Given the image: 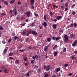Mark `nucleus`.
Masks as SVG:
<instances>
[{
    "mask_svg": "<svg viewBox=\"0 0 77 77\" xmlns=\"http://www.w3.org/2000/svg\"><path fill=\"white\" fill-rule=\"evenodd\" d=\"M51 66L50 65H48L46 66H44V69H45L46 71H48L50 70V67Z\"/></svg>",
    "mask_w": 77,
    "mask_h": 77,
    "instance_id": "f257e3e1",
    "label": "nucleus"
},
{
    "mask_svg": "<svg viewBox=\"0 0 77 77\" xmlns=\"http://www.w3.org/2000/svg\"><path fill=\"white\" fill-rule=\"evenodd\" d=\"M64 37L65 42H68V35H66V34H64Z\"/></svg>",
    "mask_w": 77,
    "mask_h": 77,
    "instance_id": "f03ea898",
    "label": "nucleus"
},
{
    "mask_svg": "<svg viewBox=\"0 0 77 77\" xmlns=\"http://www.w3.org/2000/svg\"><path fill=\"white\" fill-rule=\"evenodd\" d=\"M30 32H32L31 33L32 35H35V36L38 35V33L35 31L30 30Z\"/></svg>",
    "mask_w": 77,
    "mask_h": 77,
    "instance_id": "7ed1b4c3",
    "label": "nucleus"
},
{
    "mask_svg": "<svg viewBox=\"0 0 77 77\" xmlns=\"http://www.w3.org/2000/svg\"><path fill=\"white\" fill-rule=\"evenodd\" d=\"M2 70H3L4 72L5 73H7V69L6 68H5V67L2 66Z\"/></svg>",
    "mask_w": 77,
    "mask_h": 77,
    "instance_id": "20e7f679",
    "label": "nucleus"
},
{
    "mask_svg": "<svg viewBox=\"0 0 77 77\" xmlns=\"http://www.w3.org/2000/svg\"><path fill=\"white\" fill-rule=\"evenodd\" d=\"M5 48L6 49H4L3 51L4 53H2L3 55H5V53H6L7 51H8V47H6Z\"/></svg>",
    "mask_w": 77,
    "mask_h": 77,
    "instance_id": "39448f33",
    "label": "nucleus"
},
{
    "mask_svg": "<svg viewBox=\"0 0 77 77\" xmlns=\"http://www.w3.org/2000/svg\"><path fill=\"white\" fill-rule=\"evenodd\" d=\"M30 11H28L26 13V15H27V17H30Z\"/></svg>",
    "mask_w": 77,
    "mask_h": 77,
    "instance_id": "423d86ee",
    "label": "nucleus"
},
{
    "mask_svg": "<svg viewBox=\"0 0 77 77\" xmlns=\"http://www.w3.org/2000/svg\"><path fill=\"white\" fill-rule=\"evenodd\" d=\"M62 18V16H58L56 17V18L58 20H60L61 18Z\"/></svg>",
    "mask_w": 77,
    "mask_h": 77,
    "instance_id": "0eeeda50",
    "label": "nucleus"
},
{
    "mask_svg": "<svg viewBox=\"0 0 77 77\" xmlns=\"http://www.w3.org/2000/svg\"><path fill=\"white\" fill-rule=\"evenodd\" d=\"M13 11H14V12H15L14 15H17L18 14H17V10H16V9L14 8L13 9Z\"/></svg>",
    "mask_w": 77,
    "mask_h": 77,
    "instance_id": "6e6552de",
    "label": "nucleus"
},
{
    "mask_svg": "<svg viewBox=\"0 0 77 77\" xmlns=\"http://www.w3.org/2000/svg\"><path fill=\"white\" fill-rule=\"evenodd\" d=\"M35 22H33L32 23L31 25H30V27H34L35 26Z\"/></svg>",
    "mask_w": 77,
    "mask_h": 77,
    "instance_id": "1a4fd4ad",
    "label": "nucleus"
},
{
    "mask_svg": "<svg viewBox=\"0 0 77 77\" xmlns=\"http://www.w3.org/2000/svg\"><path fill=\"white\" fill-rule=\"evenodd\" d=\"M47 40V41L48 42H50L51 41V38H47L46 39Z\"/></svg>",
    "mask_w": 77,
    "mask_h": 77,
    "instance_id": "9d476101",
    "label": "nucleus"
},
{
    "mask_svg": "<svg viewBox=\"0 0 77 77\" xmlns=\"http://www.w3.org/2000/svg\"><path fill=\"white\" fill-rule=\"evenodd\" d=\"M47 23L45 22H44L43 23V26L44 27H46L47 26Z\"/></svg>",
    "mask_w": 77,
    "mask_h": 77,
    "instance_id": "9b49d317",
    "label": "nucleus"
},
{
    "mask_svg": "<svg viewBox=\"0 0 77 77\" xmlns=\"http://www.w3.org/2000/svg\"><path fill=\"white\" fill-rule=\"evenodd\" d=\"M60 39H61V38L60 37H57V38H56V41H57L58 40H59Z\"/></svg>",
    "mask_w": 77,
    "mask_h": 77,
    "instance_id": "f8f14e48",
    "label": "nucleus"
},
{
    "mask_svg": "<svg viewBox=\"0 0 77 77\" xmlns=\"http://www.w3.org/2000/svg\"><path fill=\"white\" fill-rule=\"evenodd\" d=\"M23 35H26V31H23L22 32Z\"/></svg>",
    "mask_w": 77,
    "mask_h": 77,
    "instance_id": "ddd939ff",
    "label": "nucleus"
},
{
    "mask_svg": "<svg viewBox=\"0 0 77 77\" xmlns=\"http://www.w3.org/2000/svg\"><path fill=\"white\" fill-rule=\"evenodd\" d=\"M52 27L54 29H56L57 27V26L55 25H54Z\"/></svg>",
    "mask_w": 77,
    "mask_h": 77,
    "instance_id": "4468645a",
    "label": "nucleus"
},
{
    "mask_svg": "<svg viewBox=\"0 0 77 77\" xmlns=\"http://www.w3.org/2000/svg\"><path fill=\"white\" fill-rule=\"evenodd\" d=\"M60 68L59 67L57 68V69L56 70V72H59V71H60Z\"/></svg>",
    "mask_w": 77,
    "mask_h": 77,
    "instance_id": "2eb2a0df",
    "label": "nucleus"
},
{
    "mask_svg": "<svg viewBox=\"0 0 77 77\" xmlns=\"http://www.w3.org/2000/svg\"><path fill=\"white\" fill-rule=\"evenodd\" d=\"M44 20H45V21H47V17H46V15H44Z\"/></svg>",
    "mask_w": 77,
    "mask_h": 77,
    "instance_id": "dca6fc26",
    "label": "nucleus"
},
{
    "mask_svg": "<svg viewBox=\"0 0 77 77\" xmlns=\"http://www.w3.org/2000/svg\"><path fill=\"white\" fill-rule=\"evenodd\" d=\"M57 47V45H55L53 47V48H52L53 50H55L56 48Z\"/></svg>",
    "mask_w": 77,
    "mask_h": 77,
    "instance_id": "f3484780",
    "label": "nucleus"
},
{
    "mask_svg": "<svg viewBox=\"0 0 77 77\" xmlns=\"http://www.w3.org/2000/svg\"><path fill=\"white\" fill-rule=\"evenodd\" d=\"M31 8L32 9H35V7H34L33 4H32Z\"/></svg>",
    "mask_w": 77,
    "mask_h": 77,
    "instance_id": "a211bd4d",
    "label": "nucleus"
},
{
    "mask_svg": "<svg viewBox=\"0 0 77 77\" xmlns=\"http://www.w3.org/2000/svg\"><path fill=\"white\" fill-rule=\"evenodd\" d=\"M26 50L25 49H22V50L20 49L19 50V51H20L21 52H24Z\"/></svg>",
    "mask_w": 77,
    "mask_h": 77,
    "instance_id": "6ab92c4d",
    "label": "nucleus"
},
{
    "mask_svg": "<svg viewBox=\"0 0 77 77\" xmlns=\"http://www.w3.org/2000/svg\"><path fill=\"white\" fill-rule=\"evenodd\" d=\"M13 53L12 52H10L9 54V56H12V55H13Z\"/></svg>",
    "mask_w": 77,
    "mask_h": 77,
    "instance_id": "aec40b11",
    "label": "nucleus"
},
{
    "mask_svg": "<svg viewBox=\"0 0 77 77\" xmlns=\"http://www.w3.org/2000/svg\"><path fill=\"white\" fill-rule=\"evenodd\" d=\"M52 39L53 41H55V40L56 39V37L54 36H53L52 37Z\"/></svg>",
    "mask_w": 77,
    "mask_h": 77,
    "instance_id": "412c9836",
    "label": "nucleus"
},
{
    "mask_svg": "<svg viewBox=\"0 0 77 77\" xmlns=\"http://www.w3.org/2000/svg\"><path fill=\"white\" fill-rule=\"evenodd\" d=\"M18 37L17 36H15L14 37V39L15 41H17V39H18Z\"/></svg>",
    "mask_w": 77,
    "mask_h": 77,
    "instance_id": "4be33fe9",
    "label": "nucleus"
},
{
    "mask_svg": "<svg viewBox=\"0 0 77 77\" xmlns=\"http://www.w3.org/2000/svg\"><path fill=\"white\" fill-rule=\"evenodd\" d=\"M57 55V52H55L54 53V56H56Z\"/></svg>",
    "mask_w": 77,
    "mask_h": 77,
    "instance_id": "5701e85b",
    "label": "nucleus"
},
{
    "mask_svg": "<svg viewBox=\"0 0 77 77\" xmlns=\"http://www.w3.org/2000/svg\"><path fill=\"white\" fill-rule=\"evenodd\" d=\"M4 4L5 5H7V6L8 5V3L7 2V1H5L4 2Z\"/></svg>",
    "mask_w": 77,
    "mask_h": 77,
    "instance_id": "b1692460",
    "label": "nucleus"
},
{
    "mask_svg": "<svg viewBox=\"0 0 77 77\" xmlns=\"http://www.w3.org/2000/svg\"><path fill=\"white\" fill-rule=\"evenodd\" d=\"M49 75L47 74H44V77H49Z\"/></svg>",
    "mask_w": 77,
    "mask_h": 77,
    "instance_id": "393cba45",
    "label": "nucleus"
},
{
    "mask_svg": "<svg viewBox=\"0 0 77 77\" xmlns=\"http://www.w3.org/2000/svg\"><path fill=\"white\" fill-rule=\"evenodd\" d=\"M44 50L45 51H47V50H48V48L45 47V48L44 49Z\"/></svg>",
    "mask_w": 77,
    "mask_h": 77,
    "instance_id": "a878e982",
    "label": "nucleus"
},
{
    "mask_svg": "<svg viewBox=\"0 0 77 77\" xmlns=\"http://www.w3.org/2000/svg\"><path fill=\"white\" fill-rule=\"evenodd\" d=\"M15 64H17V63H19V61L18 60H16L15 62Z\"/></svg>",
    "mask_w": 77,
    "mask_h": 77,
    "instance_id": "bb28decb",
    "label": "nucleus"
},
{
    "mask_svg": "<svg viewBox=\"0 0 77 77\" xmlns=\"http://www.w3.org/2000/svg\"><path fill=\"white\" fill-rule=\"evenodd\" d=\"M72 47H75L76 46V44L75 43H73L72 44Z\"/></svg>",
    "mask_w": 77,
    "mask_h": 77,
    "instance_id": "cd10ccee",
    "label": "nucleus"
},
{
    "mask_svg": "<svg viewBox=\"0 0 77 77\" xmlns=\"http://www.w3.org/2000/svg\"><path fill=\"white\" fill-rule=\"evenodd\" d=\"M15 2L14 0H12L10 1V4H12V3H14Z\"/></svg>",
    "mask_w": 77,
    "mask_h": 77,
    "instance_id": "c85d7f7f",
    "label": "nucleus"
},
{
    "mask_svg": "<svg viewBox=\"0 0 77 77\" xmlns=\"http://www.w3.org/2000/svg\"><path fill=\"white\" fill-rule=\"evenodd\" d=\"M35 2V0H31V4H33Z\"/></svg>",
    "mask_w": 77,
    "mask_h": 77,
    "instance_id": "c756f323",
    "label": "nucleus"
},
{
    "mask_svg": "<svg viewBox=\"0 0 77 77\" xmlns=\"http://www.w3.org/2000/svg\"><path fill=\"white\" fill-rule=\"evenodd\" d=\"M70 37L71 38H73V37H74V35H73V34H72L70 35Z\"/></svg>",
    "mask_w": 77,
    "mask_h": 77,
    "instance_id": "7c9ffc66",
    "label": "nucleus"
},
{
    "mask_svg": "<svg viewBox=\"0 0 77 77\" xmlns=\"http://www.w3.org/2000/svg\"><path fill=\"white\" fill-rule=\"evenodd\" d=\"M66 48H63V52H66Z\"/></svg>",
    "mask_w": 77,
    "mask_h": 77,
    "instance_id": "2f4dec72",
    "label": "nucleus"
},
{
    "mask_svg": "<svg viewBox=\"0 0 77 77\" xmlns=\"http://www.w3.org/2000/svg\"><path fill=\"white\" fill-rule=\"evenodd\" d=\"M35 59H38V55H35L34 56Z\"/></svg>",
    "mask_w": 77,
    "mask_h": 77,
    "instance_id": "473e14b6",
    "label": "nucleus"
},
{
    "mask_svg": "<svg viewBox=\"0 0 77 77\" xmlns=\"http://www.w3.org/2000/svg\"><path fill=\"white\" fill-rule=\"evenodd\" d=\"M28 76H29V73H27L26 75H25V76L26 77H28Z\"/></svg>",
    "mask_w": 77,
    "mask_h": 77,
    "instance_id": "72a5a7b5",
    "label": "nucleus"
},
{
    "mask_svg": "<svg viewBox=\"0 0 77 77\" xmlns=\"http://www.w3.org/2000/svg\"><path fill=\"white\" fill-rule=\"evenodd\" d=\"M34 14L35 17H38V14L35 12L34 13Z\"/></svg>",
    "mask_w": 77,
    "mask_h": 77,
    "instance_id": "f704fd0d",
    "label": "nucleus"
},
{
    "mask_svg": "<svg viewBox=\"0 0 77 77\" xmlns=\"http://www.w3.org/2000/svg\"><path fill=\"white\" fill-rule=\"evenodd\" d=\"M16 19L17 20H18V21H20V17H17Z\"/></svg>",
    "mask_w": 77,
    "mask_h": 77,
    "instance_id": "c9c22d12",
    "label": "nucleus"
},
{
    "mask_svg": "<svg viewBox=\"0 0 77 77\" xmlns=\"http://www.w3.org/2000/svg\"><path fill=\"white\" fill-rule=\"evenodd\" d=\"M75 6V4H72V5L71 6V8H74V7Z\"/></svg>",
    "mask_w": 77,
    "mask_h": 77,
    "instance_id": "e433bc0d",
    "label": "nucleus"
},
{
    "mask_svg": "<svg viewBox=\"0 0 77 77\" xmlns=\"http://www.w3.org/2000/svg\"><path fill=\"white\" fill-rule=\"evenodd\" d=\"M12 39V38H10L8 41V43H9V42L11 41Z\"/></svg>",
    "mask_w": 77,
    "mask_h": 77,
    "instance_id": "4c0bfd02",
    "label": "nucleus"
},
{
    "mask_svg": "<svg viewBox=\"0 0 77 77\" xmlns=\"http://www.w3.org/2000/svg\"><path fill=\"white\" fill-rule=\"evenodd\" d=\"M41 71V69H38V72H40Z\"/></svg>",
    "mask_w": 77,
    "mask_h": 77,
    "instance_id": "58836bf2",
    "label": "nucleus"
},
{
    "mask_svg": "<svg viewBox=\"0 0 77 77\" xmlns=\"http://www.w3.org/2000/svg\"><path fill=\"white\" fill-rule=\"evenodd\" d=\"M31 63H32V64H33V63H34V60H32L31 61Z\"/></svg>",
    "mask_w": 77,
    "mask_h": 77,
    "instance_id": "ea45409f",
    "label": "nucleus"
},
{
    "mask_svg": "<svg viewBox=\"0 0 77 77\" xmlns=\"http://www.w3.org/2000/svg\"><path fill=\"white\" fill-rule=\"evenodd\" d=\"M75 14H76L75 12L74 11H73L72 13V15H75Z\"/></svg>",
    "mask_w": 77,
    "mask_h": 77,
    "instance_id": "a19ab883",
    "label": "nucleus"
},
{
    "mask_svg": "<svg viewBox=\"0 0 77 77\" xmlns=\"http://www.w3.org/2000/svg\"><path fill=\"white\" fill-rule=\"evenodd\" d=\"M75 58V57H74V55H72L71 57V59H74Z\"/></svg>",
    "mask_w": 77,
    "mask_h": 77,
    "instance_id": "79ce46f5",
    "label": "nucleus"
},
{
    "mask_svg": "<svg viewBox=\"0 0 77 77\" xmlns=\"http://www.w3.org/2000/svg\"><path fill=\"white\" fill-rule=\"evenodd\" d=\"M32 48V47H31V46H29L28 47V49L29 50H31Z\"/></svg>",
    "mask_w": 77,
    "mask_h": 77,
    "instance_id": "37998d69",
    "label": "nucleus"
},
{
    "mask_svg": "<svg viewBox=\"0 0 77 77\" xmlns=\"http://www.w3.org/2000/svg\"><path fill=\"white\" fill-rule=\"evenodd\" d=\"M72 75V73H69L68 75L69 76H70V75Z\"/></svg>",
    "mask_w": 77,
    "mask_h": 77,
    "instance_id": "c03bdc74",
    "label": "nucleus"
},
{
    "mask_svg": "<svg viewBox=\"0 0 77 77\" xmlns=\"http://www.w3.org/2000/svg\"><path fill=\"white\" fill-rule=\"evenodd\" d=\"M73 26L74 27H76V26H77V24L75 23H74Z\"/></svg>",
    "mask_w": 77,
    "mask_h": 77,
    "instance_id": "a18cd8bd",
    "label": "nucleus"
},
{
    "mask_svg": "<svg viewBox=\"0 0 77 77\" xmlns=\"http://www.w3.org/2000/svg\"><path fill=\"white\" fill-rule=\"evenodd\" d=\"M68 7H67L65 8V10L66 11H68Z\"/></svg>",
    "mask_w": 77,
    "mask_h": 77,
    "instance_id": "49530a36",
    "label": "nucleus"
},
{
    "mask_svg": "<svg viewBox=\"0 0 77 77\" xmlns=\"http://www.w3.org/2000/svg\"><path fill=\"white\" fill-rule=\"evenodd\" d=\"M0 30H3V28L1 26H0Z\"/></svg>",
    "mask_w": 77,
    "mask_h": 77,
    "instance_id": "de8ad7c7",
    "label": "nucleus"
},
{
    "mask_svg": "<svg viewBox=\"0 0 77 77\" xmlns=\"http://www.w3.org/2000/svg\"><path fill=\"white\" fill-rule=\"evenodd\" d=\"M1 15L2 16H5V14L4 13H3L1 14Z\"/></svg>",
    "mask_w": 77,
    "mask_h": 77,
    "instance_id": "09e8293b",
    "label": "nucleus"
},
{
    "mask_svg": "<svg viewBox=\"0 0 77 77\" xmlns=\"http://www.w3.org/2000/svg\"><path fill=\"white\" fill-rule=\"evenodd\" d=\"M17 4L18 5H21V3L20 2H19L17 3Z\"/></svg>",
    "mask_w": 77,
    "mask_h": 77,
    "instance_id": "8fccbe9b",
    "label": "nucleus"
},
{
    "mask_svg": "<svg viewBox=\"0 0 77 77\" xmlns=\"http://www.w3.org/2000/svg\"><path fill=\"white\" fill-rule=\"evenodd\" d=\"M68 4L67 3H66L65 6H66V7H68Z\"/></svg>",
    "mask_w": 77,
    "mask_h": 77,
    "instance_id": "3c124183",
    "label": "nucleus"
},
{
    "mask_svg": "<svg viewBox=\"0 0 77 77\" xmlns=\"http://www.w3.org/2000/svg\"><path fill=\"white\" fill-rule=\"evenodd\" d=\"M54 21H55V22H56V21H57V19H54Z\"/></svg>",
    "mask_w": 77,
    "mask_h": 77,
    "instance_id": "603ef678",
    "label": "nucleus"
},
{
    "mask_svg": "<svg viewBox=\"0 0 77 77\" xmlns=\"http://www.w3.org/2000/svg\"><path fill=\"white\" fill-rule=\"evenodd\" d=\"M9 59H10L11 60H12V59H14V58H13V57H9Z\"/></svg>",
    "mask_w": 77,
    "mask_h": 77,
    "instance_id": "864d4df0",
    "label": "nucleus"
},
{
    "mask_svg": "<svg viewBox=\"0 0 77 77\" xmlns=\"http://www.w3.org/2000/svg\"><path fill=\"white\" fill-rule=\"evenodd\" d=\"M21 25L22 26H25V23H22V24H21Z\"/></svg>",
    "mask_w": 77,
    "mask_h": 77,
    "instance_id": "5fc2aeb1",
    "label": "nucleus"
},
{
    "mask_svg": "<svg viewBox=\"0 0 77 77\" xmlns=\"http://www.w3.org/2000/svg\"><path fill=\"white\" fill-rule=\"evenodd\" d=\"M39 28L40 29H42V26H41L39 27Z\"/></svg>",
    "mask_w": 77,
    "mask_h": 77,
    "instance_id": "6e6d98bb",
    "label": "nucleus"
},
{
    "mask_svg": "<svg viewBox=\"0 0 77 77\" xmlns=\"http://www.w3.org/2000/svg\"><path fill=\"white\" fill-rule=\"evenodd\" d=\"M74 43L75 44H77V40H75L74 42Z\"/></svg>",
    "mask_w": 77,
    "mask_h": 77,
    "instance_id": "4d7b16f0",
    "label": "nucleus"
},
{
    "mask_svg": "<svg viewBox=\"0 0 77 77\" xmlns=\"http://www.w3.org/2000/svg\"><path fill=\"white\" fill-rule=\"evenodd\" d=\"M74 53H75L77 54V51H75L73 53V54H74Z\"/></svg>",
    "mask_w": 77,
    "mask_h": 77,
    "instance_id": "13d9d810",
    "label": "nucleus"
},
{
    "mask_svg": "<svg viewBox=\"0 0 77 77\" xmlns=\"http://www.w3.org/2000/svg\"><path fill=\"white\" fill-rule=\"evenodd\" d=\"M12 36H14L15 35V33H13L12 34Z\"/></svg>",
    "mask_w": 77,
    "mask_h": 77,
    "instance_id": "bf43d9fd",
    "label": "nucleus"
},
{
    "mask_svg": "<svg viewBox=\"0 0 77 77\" xmlns=\"http://www.w3.org/2000/svg\"><path fill=\"white\" fill-rule=\"evenodd\" d=\"M65 67H67L68 66V63H66L65 65Z\"/></svg>",
    "mask_w": 77,
    "mask_h": 77,
    "instance_id": "052dcab7",
    "label": "nucleus"
},
{
    "mask_svg": "<svg viewBox=\"0 0 77 77\" xmlns=\"http://www.w3.org/2000/svg\"><path fill=\"white\" fill-rule=\"evenodd\" d=\"M73 26V24H71L70 26V27H72Z\"/></svg>",
    "mask_w": 77,
    "mask_h": 77,
    "instance_id": "680f3d73",
    "label": "nucleus"
},
{
    "mask_svg": "<svg viewBox=\"0 0 77 77\" xmlns=\"http://www.w3.org/2000/svg\"><path fill=\"white\" fill-rule=\"evenodd\" d=\"M49 46H50V45H48L47 46H46L45 47H46V48H48V47H49Z\"/></svg>",
    "mask_w": 77,
    "mask_h": 77,
    "instance_id": "e2e57ef3",
    "label": "nucleus"
},
{
    "mask_svg": "<svg viewBox=\"0 0 77 77\" xmlns=\"http://www.w3.org/2000/svg\"><path fill=\"white\" fill-rule=\"evenodd\" d=\"M26 22H27V23H28V22H29V20H28V19H26Z\"/></svg>",
    "mask_w": 77,
    "mask_h": 77,
    "instance_id": "0e129e2a",
    "label": "nucleus"
},
{
    "mask_svg": "<svg viewBox=\"0 0 77 77\" xmlns=\"http://www.w3.org/2000/svg\"><path fill=\"white\" fill-rule=\"evenodd\" d=\"M53 7L54 8H56V5H53Z\"/></svg>",
    "mask_w": 77,
    "mask_h": 77,
    "instance_id": "69168bd1",
    "label": "nucleus"
},
{
    "mask_svg": "<svg viewBox=\"0 0 77 77\" xmlns=\"http://www.w3.org/2000/svg\"><path fill=\"white\" fill-rule=\"evenodd\" d=\"M35 68H38V66H35Z\"/></svg>",
    "mask_w": 77,
    "mask_h": 77,
    "instance_id": "338daca9",
    "label": "nucleus"
},
{
    "mask_svg": "<svg viewBox=\"0 0 77 77\" xmlns=\"http://www.w3.org/2000/svg\"><path fill=\"white\" fill-rule=\"evenodd\" d=\"M10 13H12V10H11L10 11Z\"/></svg>",
    "mask_w": 77,
    "mask_h": 77,
    "instance_id": "774afa93",
    "label": "nucleus"
}]
</instances>
